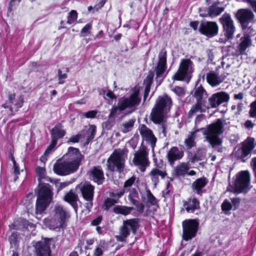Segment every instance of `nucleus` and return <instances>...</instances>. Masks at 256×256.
<instances>
[{"label":"nucleus","mask_w":256,"mask_h":256,"mask_svg":"<svg viewBox=\"0 0 256 256\" xmlns=\"http://www.w3.org/2000/svg\"><path fill=\"white\" fill-rule=\"evenodd\" d=\"M250 174L248 170H242L236 176L230 191L234 194H246L251 188Z\"/></svg>","instance_id":"0eeeda50"},{"label":"nucleus","mask_w":256,"mask_h":256,"mask_svg":"<svg viewBox=\"0 0 256 256\" xmlns=\"http://www.w3.org/2000/svg\"><path fill=\"white\" fill-rule=\"evenodd\" d=\"M138 198V193L136 188H132L128 196V200Z\"/></svg>","instance_id":"4d7b16f0"},{"label":"nucleus","mask_w":256,"mask_h":256,"mask_svg":"<svg viewBox=\"0 0 256 256\" xmlns=\"http://www.w3.org/2000/svg\"><path fill=\"white\" fill-rule=\"evenodd\" d=\"M125 192L126 190L124 188L120 190L119 192H110L109 198H116L118 199V200H120V198H121L124 196Z\"/></svg>","instance_id":"c03bdc74"},{"label":"nucleus","mask_w":256,"mask_h":256,"mask_svg":"<svg viewBox=\"0 0 256 256\" xmlns=\"http://www.w3.org/2000/svg\"><path fill=\"white\" fill-rule=\"evenodd\" d=\"M254 147V138L248 137L242 144L241 146L242 154L240 158L243 159L248 156Z\"/></svg>","instance_id":"b1692460"},{"label":"nucleus","mask_w":256,"mask_h":256,"mask_svg":"<svg viewBox=\"0 0 256 256\" xmlns=\"http://www.w3.org/2000/svg\"><path fill=\"white\" fill-rule=\"evenodd\" d=\"M232 203L234 206V209L238 208L240 202V198L238 197L234 198L231 199Z\"/></svg>","instance_id":"0e129e2a"},{"label":"nucleus","mask_w":256,"mask_h":256,"mask_svg":"<svg viewBox=\"0 0 256 256\" xmlns=\"http://www.w3.org/2000/svg\"><path fill=\"white\" fill-rule=\"evenodd\" d=\"M98 113L97 110H91L84 113L83 116L87 118H96Z\"/></svg>","instance_id":"864d4df0"},{"label":"nucleus","mask_w":256,"mask_h":256,"mask_svg":"<svg viewBox=\"0 0 256 256\" xmlns=\"http://www.w3.org/2000/svg\"><path fill=\"white\" fill-rule=\"evenodd\" d=\"M85 136L82 135V134H78L76 135H74L72 136L68 140V143L72 142V143H78L80 142V138H84Z\"/></svg>","instance_id":"603ef678"},{"label":"nucleus","mask_w":256,"mask_h":256,"mask_svg":"<svg viewBox=\"0 0 256 256\" xmlns=\"http://www.w3.org/2000/svg\"><path fill=\"white\" fill-rule=\"evenodd\" d=\"M19 234L17 232H14L8 238V240L12 245L16 246L18 242Z\"/></svg>","instance_id":"a18cd8bd"},{"label":"nucleus","mask_w":256,"mask_h":256,"mask_svg":"<svg viewBox=\"0 0 256 256\" xmlns=\"http://www.w3.org/2000/svg\"><path fill=\"white\" fill-rule=\"evenodd\" d=\"M146 194L148 202L152 206L155 205L157 203L156 199L150 190H146Z\"/></svg>","instance_id":"09e8293b"},{"label":"nucleus","mask_w":256,"mask_h":256,"mask_svg":"<svg viewBox=\"0 0 256 256\" xmlns=\"http://www.w3.org/2000/svg\"><path fill=\"white\" fill-rule=\"evenodd\" d=\"M13 174L14 176V181L15 182L18 178V176L20 175V172L19 164L16 162H14L13 164Z\"/></svg>","instance_id":"3c124183"},{"label":"nucleus","mask_w":256,"mask_h":256,"mask_svg":"<svg viewBox=\"0 0 256 256\" xmlns=\"http://www.w3.org/2000/svg\"><path fill=\"white\" fill-rule=\"evenodd\" d=\"M172 106V100L166 94L159 96L155 102L150 114L151 120L155 124H160Z\"/></svg>","instance_id":"7ed1b4c3"},{"label":"nucleus","mask_w":256,"mask_h":256,"mask_svg":"<svg viewBox=\"0 0 256 256\" xmlns=\"http://www.w3.org/2000/svg\"><path fill=\"white\" fill-rule=\"evenodd\" d=\"M92 24L90 23L87 24L85 25L80 31V34L82 36H84V34L90 33L89 30L92 28Z\"/></svg>","instance_id":"052dcab7"},{"label":"nucleus","mask_w":256,"mask_h":256,"mask_svg":"<svg viewBox=\"0 0 256 256\" xmlns=\"http://www.w3.org/2000/svg\"><path fill=\"white\" fill-rule=\"evenodd\" d=\"M193 62L190 59H182L178 68L172 78L176 80H184L193 72Z\"/></svg>","instance_id":"9d476101"},{"label":"nucleus","mask_w":256,"mask_h":256,"mask_svg":"<svg viewBox=\"0 0 256 256\" xmlns=\"http://www.w3.org/2000/svg\"><path fill=\"white\" fill-rule=\"evenodd\" d=\"M62 125L58 123L56 125L50 130L52 140L58 142V140L62 138L66 134V131L62 128Z\"/></svg>","instance_id":"a878e982"},{"label":"nucleus","mask_w":256,"mask_h":256,"mask_svg":"<svg viewBox=\"0 0 256 256\" xmlns=\"http://www.w3.org/2000/svg\"><path fill=\"white\" fill-rule=\"evenodd\" d=\"M200 80H198L195 85L194 88L191 92V94L194 98L196 102H200L206 104V99L208 97V93L202 84L198 85V83Z\"/></svg>","instance_id":"412c9836"},{"label":"nucleus","mask_w":256,"mask_h":256,"mask_svg":"<svg viewBox=\"0 0 256 256\" xmlns=\"http://www.w3.org/2000/svg\"><path fill=\"white\" fill-rule=\"evenodd\" d=\"M189 168L188 164L185 162H181L180 164L177 165L174 169V176L179 178L180 176L184 177L188 172Z\"/></svg>","instance_id":"c9c22d12"},{"label":"nucleus","mask_w":256,"mask_h":256,"mask_svg":"<svg viewBox=\"0 0 256 256\" xmlns=\"http://www.w3.org/2000/svg\"><path fill=\"white\" fill-rule=\"evenodd\" d=\"M58 84H63L64 82L62 80L66 79L68 77L66 74H62V72L60 69L58 70Z\"/></svg>","instance_id":"bf43d9fd"},{"label":"nucleus","mask_w":256,"mask_h":256,"mask_svg":"<svg viewBox=\"0 0 256 256\" xmlns=\"http://www.w3.org/2000/svg\"><path fill=\"white\" fill-rule=\"evenodd\" d=\"M103 219L102 216H99L91 221V225L92 226H98L102 222Z\"/></svg>","instance_id":"680f3d73"},{"label":"nucleus","mask_w":256,"mask_h":256,"mask_svg":"<svg viewBox=\"0 0 256 256\" xmlns=\"http://www.w3.org/2000/svg\"><path fill=\"white\" fill-rule=\"evenodd\" d=\"M127 152L126 149H115L107 160L108 169L112 172L116 168L119 173L124 172Z\"/></svg>","instance_id":"423d86ee"},{"label":"nucleus","mask_w":256,"mask_h":256,"mask_svg":"<svg viewBox=\"0 0 256 256\" xmlns=\"http://www.w3.org/2000/svg\"><path fill=\"white\" fill-rule=\"evenodd\" d=\"M208 183V180L206 178L203 176L197 178L192 184V188L195 192L199 195L202 194V190Z\"/></svg>","instance_id":"bb28decb"},{"label":"nucleus","mask_w":256,"mask_h":256,"mask_svg":"<svg viewBox=\"0 0 256 256\" xmlns=\"http://www.w3.org/2000/svg\"><path fill=\"white\" fill-rule=\"evenodd\" d=\"M154 78V72L150 70L148 72V74L144 80V83L146 84L145 87L150 88L153 82Z\"/></svg>","instance_id":"79ce46f5"},{"label":"nucleus","mask_w":256,"mask_h":256,"mask_svg":"<svg viewBox=\"0 0 256 256\" xmlns=\"http://www.w3.org/2000/svg\"><path fill=\"white\" fill-rule=\"evenodd\" d=\"M94 190V186L90 182L84 183L80 188L82 198L86 201H93Z\"/></svg>","instance_id":"393cba45"},{"label":"nucleus","mask_w":256,"mask_h":256,"mask_svg":"<svg viewBox=\"0 0 256 256\" xmlns=\"http://www.w3.org/2000/svg\"><path fill=\"white\" fill-rule=\"evenodd\" d=\"M119 202L120 200H118V199L108 198L104 200L102 206V208L104 210L108 211L111 207Z\"/></svg>","instance_id":"ea45409f"},{"label":"nucleus","mask_w":256,"mask_h":256,"mask_svg":"<svg viewBox=\"0 0 256 256\" xmlns=\"http://www.w3.org/2000/svg\"><path fill=\"white\" fill-rule=\"evenodd\" d=\"M89 176L91 180L98 185L102 184L105 180L104 172L100 166H93L90 171Z\"/></svg>","instance_id":"4be33fe9"},{"label":"nucleus","mask_w":256,"mask_h":256,"mask_svg":"<svg viewBox=\"0 0 256 256\" xmlns=\"http://www.w3.org/2000/svg\"><path fill=\"white\" fill-rule=\"evenodd\" d=\"M120 236H116V238L118 241L124 242L126 238L130 235L121 228H120Z\"/></svg>","instance_id":"8fccbe9b"},{"label":"nucleus","mask_w":256,"mask_h":256,"mask_svg":"<svg viewBox=\"0 0 256 256\" xmlns=\"http://www.w3.org/2000/svg\"><path fill=\"white\" fill-rule=\"evenodd\" d=\"M199 22L198 20L192 21L190 23V26L193 28L194 30H196L198 28Z\"/></svg>","instance_id":"338daca9"},{"label":"nucleus","mask_w":256,"mask_h":256,"mask_svg":"<svg viewBox=\"0 0 256 256\" xmlns=\"http://www.w3.org/2000/svg\"><path fill=\"white\" fill-rule=\"evenodd\" d=\"M206 102L207 108H218L222 104L228 102L230 100V96L226 92L222 91L212 94L208 98Z\"/></svg>","instance_id":"2eb2a0df"},{"label":"nucleus","mask_w":256,"mask_h":256,"mask_svg":"<svg viewBox=\"0 0 256 256\" xmlns=\"http://www.w3.org/2000/svg\"><path fill=\"white\" fill-rule=\"evenodd\" d=\"M208 110L206 104L196 102V103L192 106L188 112V118H192L198 112L200 113L205 112Z\"/></svg>","instance_id":"7c9ffc66"},{"label":"nucleus","mask_w":256,"mask_h":256,"mask_svg":"<svg viewBox=\"0 0 256 256\" xmlns=\"http://www.w3.org/2000/svg\"><path fill=\"white\" fill-rule=\"evenodd\" d=\"M96 132V127L94 124H90L89 126V128L85 130H83L81 131V134L82 135L86 136L87 135V138H86V142H84V145H88L89 143L94 140L95 137Z\"/></svg>","instance_id":"473e14b6"},{"label":"nucleus","mask_w":256,"mask_h":256,"mask_svg":"<svg viewBox=\"0 0 256 256\" xmlns=\"http://www.w3.org/2000/svg\"><path fill=\"white\" fill-rule=\"evenodd\" d=\"M250 110H249V116L252 118H256V100L250 104Z\"/></svg>","instance_id":"49530a36"},{"label":"nucleus","mask_w":256,"mask_h":256,"mask_svg":"<svg viewBox=\"0 0 256 256\" xmlns=\"http://www.w3.org/2000/svg\"><path fill=\"white\" fill-rule=\"evenodd\" d=\"M140 227V219L138 218H132L124 220L122 226L120 228L129 235L130 234V231L134 235H135Z\"/></svg>","instance_id":"aec40b11"},{"label":"nucleus","mask_w":256,"mask_h":256,"mask_svg":"<svg viewBox=\"0 0 256 256\" xmlns=\"http://www.w3.org/2000/svg\"><path fill=\"white\" fill-rule=\"evenodd\" d=\"M54 216L59 222L60 228H64L66 226L67 222L70 218V214L61 205H56L54 210Z\"/></svg>","instance_id":"6ab92c4d"},{"label":"nucleus","mask_w":256,"mask_h":256,"mask_svg":"<svg viewBox=\"0 0 256 256\" xmlns=\"http://www.w3.org/2000/svg\"><path fill=\"white\" fill-rule=\"evenodd\" d=\"M78 17V13L76 10H72L68 14L67 16L66 24H75L77 20Z\"/></svg>","instance_id":"a19ab883"},{"label":"nucleus","mask_w":256,"mask_h":256,"mask_svg":"<svg viewBox=\"0 0 256 256\" xmlns=\"http://www.w3.org/2000/svg\"><path fill=\"white\" fill-rule=\"evenodd\" d=\"M219 22L222 26V30L224 36L227 40H232L236 30L234 22L230 14L224 13L219 18Z\"/></svg>","instance_id":"4468645a"},{"label":"nucleus","mask_w":256,"mask_h":256,"mask_svg":"<svg viewBox=\"0 0 256 256\" xmlns=\"http://www.w3.org/2000/svg\"><path fill=\"white\" fill-rule=\"evenodd\" d=\"M57 142H58L52 140L51 142H50V146H48V147L45 150L44 154L46 156V155H48V154H50V153L51 151L56 146Z\"/></svg>","instance_id":"6e6d98bb"},{"label":"nucleus","mask_w":256,"mask_h":256,"mask_svg":"<svg viewBox=\"0 0 256 256\" xmlns=\"http://www.w3.org/2000/svg\"><path fill=\"white\" fill-rule=\"evenodd\" d=\"M167 52L165 49H162L159 53L158 62L155 67L154 72H156V80H160V84L166 76L165 72L167 68L166 64Z\"/></svg>","instance_id":"f8f14e48"},{"label":"nucleus","mask_w":256,"mask_h":256,"mask_svg":"<svg viewBox=\"0 0 256 256\" xmlns=\"http://www.w3.org/2000/svg\"><path fill=\"white\" fill-rule=\"evenodd\" d=\"M234 16L242 30L248 28L250 23L254 22L255 18L254 12L249 8L238 9Z\"/></svg>","instance_id":"1a4fd4ad"},{"label":"nucleus","mask_w":256,"mask_h":256,"mask_svg":"<svg viewBox=\"0 0 256 256\" xmlns=\"http://www.w3.org/2000/svg\"><path fill=\"white\" fill-rule=\"evenodd\" d=\"M232 205L227 200H225L221 206L222 210L224 212L230 210L232 209Z\"/></svg>","instance_id":"de8ad7c7"},{"label":"nucleus","mask_w":256,"mask_h":256,"mask_svg":"<svg viewBox=\"0 0 256 256\" xmlns=\"http://www.w3.org/2000/svg\"><path fill=\"white\" fill-rule=\"evenodd\" d=\"M206 82L212 87L216 86L222 83L218 74L213 70H210L206 74Z\"/></svg>","instance_id":"c756f323"},{"label":"nucleus","mask_w":256,"mask_h":256,"mask_svg":"<svg viewBox=\"0 0 256 256\" xmlns=\"http://www.w3.org/2000/svg\"><path fill=\"white\" fill-rule=\"evenodd\" d=\"M135 121L134 119H130L128 122L123 123L121 126V132L124 134L130 132L134 128Z\"/></svg>","instance_id":"58836bf2"},{"label":"nucleus","mask_w":256,"mask_h":256,"mask_svg":"<svg viewBox=\"0 0 256 256\" xmlns=\"http://www.w3.org/2000/svg\"><path fill=\"white\" fill-rule=\"evenodd\" d=\"M183 206L188 212H194L200 208V202L196 198H190L183 202Z\"/></svg>","instance_id":"cd10ccee"},{"label":"nucleus","mask_w":256,"mask_h":256,"mask_svg":"<svg viewBox=\"0 0 256 256\" xmlns=\"http://www.w3.org/2000/svg\"><path fill=\"white\" fill-rule=\"evenodd\" d=\"M240 41L238 48L239 54L242 55L251 44L250 36L248 34H245L240 38Z\"/></svg>","instance_id":"2f4dec72"},{"label":"nucleus","mask_w":256,"mask_h":256,"mask_svg":"<svg viewBox=\"0 0 256 256\" xmlns=\"http://www.w3.org/2000/svg\"><path fill=\"white\" fill-rule=\"evenodd\" d=\"M107 2V0H101L100 2L96 4L94 6V9L96 11H98L102 8L106 2Z\"/></svg>","instance_id":"e2e57ef3"},{"label":"nucleus","mask_w":256,"mask_h":256,"mask_svg":"<svg viewBox=\"0 0 256 256\" xmlns=\"http://www.w3.org/2000/svg\"><path fill=\"white\" fill-rule=\"evenodd\" d=\"M172 91L178 96H182L185 94V92L184 88L176 86L173 89Z\"/></svg>","instance_id":"5fc2aeb1"},{"label":"nucleus","mask_w":256,"mask_h":256,"mask_svg":"<svg viewBox=\"0 0 256 256\" xmlns=\"http://www.w3.org/2000/svg\"><path fill=\"white\" fill-rule=\"evenodd\" d=\"M18 225L22 226V229L28 230L29 228H32L34 226V224L33 223L30 222L28 220L24 218L21 219L18 222Z\"/></svg>","instance_id":"37998d69"},{"label":"nucleus","mask_w":256,"mask_h":256,"mask_svg":"<svg viewBox=\"0 0 256 256\" xmlns=\"http://www.w3.org/2000/svg\"><path fill=\"white\" fill-rule=\"evenodd\" d=\"M154 166L156 168H152L149 173L152 182L155 187L160 182L158 176L163 179L168 174L166 170H162L164 167L163 161L160 160L159 162L156 158H154Z\"/></svg>","instance_id":"dca6fc26"},{"label":"nucleus","mask_w":256,"mask_h":256,"mask_svg":"<svg viewBox=\"0 0 256 256\" xmlns=\"http://www.w3.org/2000/svg\"><path fill=\"white\" fill-rule=\"evenodd\" d=\"M136 178L134 176H132L124 182V188H126L130 187L134 182Z\"/></svg>","instance_id":"13d9d810"},{"label":"nucleus","mask_w":256,"mask_h":256,"mask_svg":"<svg viewBox=\"0 0 256 256\" xmlns=\"http://www.w3.org/2000/svg\"><path fill=\"white\" fill-rule=\"evenodd\" d=\"M199 223L196 219L185 220L182 222V239L188 242L194 238L198 232Z\"/></svg>","instance_id":"6e6552de"},{"label":"nucleus","mask_w":256,"mask_h":256,"mask_svg":"<svg viewBox=\"0 0 256 256\" xmlns=\"http://www.w3.org/2000/svg\"><path fill=\"white\" fill-rule=\"evenodd\" d=\"M134 208L126 206L116 205L112 209V212L116 214H122L124 216L130 214Z\"/></svg>","instance_id":"f704fd0d"},{"label":"nucleus","mask_w":256,"mask_h":256,"mask_svg":"<svg viewBox=\"0 0 256 256\" xmlns=\"http://www.w3.org/2000/svg\"><path fill=\"white\" fill-rule=\"evenodd\" d=\"M224 10V8L223 7H219L212 4L208 8L206 14H203L202 16H203V18H214L220 15Z\"/></svg>","instance_id":"72a5a7b5"},{"label":"nucleus","mask_w":256,"mask_h":256,"mask_svg":"<svg viewBox=\"0 0 256 256\" xmlns=\"http://www.w3.org/2000/svg\"><path fill=\"white\" fill-rule=\"evenodd\" d=\"M199 131L198 130H196L194 132H192L188 136V138L184 140V143L188 150H190L192 148L196 146V143L194 141L196 133Z\"/></svg>","instance_id":"e433bc0d"},{"label":"nucleus","mask_w":256,"mask_h":256,"mask_svg":"<svg viewBox=\"0 0 256 256\" xmlns=\"http://www.w3.org/2000/svg\"><path fill=\"white\" fill-rule=\"evenodd\" d=\"M138 130L142 139L150 143L152 151L156 146L157 138L152 130L144 124H140Z\"/></svg>","instance_id":"a211bd4d"},{"label":"nucleus","mask_w":256,"mask_h":256,"mask_svg":"<svg viewBox=\"0 0 256 256\" xmlns=\"http://www.w3.org/2000/svg\"><path fill=\"white\" fill-rule=\"evenodd\" d=\"M44 224L50 230L60 229L59 222L54 218H45L44 220Z\"/></svg>","instance_id":"4c0bfd02"},{"label":"nucleus","mask_w":256,"mask_h":256,"mask_svg":"<svg viewBox=\"0 0 256 256\" xmlns=\"http://www.w3.org/2000/svg\"><path fill=\"white\" fill-rule=\"evenodd\" d=\"M64 156H68L67 160L58 159L54 165V172L60 176H65L76 172L84 157L78 148L72 146L68 148Z\"/></svg>","instance_id":"f257e3e1"},{"label":"nucleus","mask_w":256,"mask_h":256,"mask_svg":"<svg viewBox=\"0 0 256 256\" xmlns=\"http://www.w3.org/2000/svg\"><path fill=\"white\" fill-rule=\"evenodd\" d=\"M103 250L100 247H97L94 252V256H102L103 255Z\"/></svg>","instance_id":"774afa93"},{"label":"nucleus","mask_w":256,"mask_h":256,"mask_svg":"<svg viewBox=\"0 0 256 256\" xmlns=\"http://www.w3.org/2000/svg\"><path fill=\"white\" fill-rule=\"evenodd\" d=\"M64 200L68 203L73 208L76 212L77 213L78 209L77 202L78 200V194L72 191H70L64 196Z\"/></svg>","instance_id":"c85d7f7f"},{"label":"nucleus","mask_w":256,"mask_h":256,"mask_svg":"<svg viewBox=\"0 0 256 256\" xmlns=\"http://www.w3.org/2000/svg\"><path fill=\"white\" fill-rule=\"evenodd\" d=\"M36 193V214H42L44 213L52 201L54 196L52 186L50 184L40 181Z\"/></svg>","instance_id":"f03ea898"},{"label":"nucleus","mask_w":256,"mask_h":256,"mask_svg":"<svg viewBox=\"0 0 256 256\" xmlns=\"http://www.w3.org/2000/svg\"><path fill=\"white\" fill-rule=\"evenodd\" d=\"M198 31L202 35L210 38L218 36L219 26L216 22L204 20L200 22Z\"/></svg>","instance_id":"ddd939ff"},{"label":"nucleus","mask_w":256,"mask_h":256,"mask_svg":"<svg viewBox=\"0 0 256 256\" xmlns=\"http://www.w3.org/2000/svg\"><path fill=\"white\" fill-rule=\"evenodd\" d=\"M246 2L250 4L254 12L256 13V0H247Z\"/></svg>","instance_id":"69168bd1"},{"label":"nucleus","mask_w":256,"mask_h":256,"mask_svg":"<svg viewBox=\"0 0 256 256\" xmlns=\"http://www.w3.org/2000/svg\"><path fill=\"white\" fill-rule=\"evenodd\" d=\"M140 94V88L134 86L132 89V93L128 98L123 96L120 98L118 105L113 106L110 109V113L108 116V119H110L116 115H119L120 112L124 110L127 108H130L139 105L141 102Z\"/></svg>","instance_id":"20e7f679"},{"label":"nucleus","mask_w":256,"mask_h":256,"mask_svg":"<svg viewBox=\"0 0 256 256\" xmlns=\"http://www.w3.org/2000/svg\"><path fill=\"white\" fill-rule=\"evenodd\" d=\"M51 238H46L34 245L35 256H52L50 242Z\"/></svg>","instance_id":"f3484780"},{"label":"nucleus","mask_w":256,"mask_h":256,"mask_svg":"<svg viewBox=\"0 0 256 256\" xmlns=\"http://www.w3.org/2000/svg\"><path fill=\"white\" fill-rule=\"evenodd\" d=\"M148 152L146 146L141 145L139 150L134 154L133 162L136 166H138L141 172L146 171V168L149 166Z\"/></svg>","instance_id":"9b49d317"},{"label":"nucleus","mask_w":256,"mask_h":256,"mask_svg":"<svg viewBox=\"0 0 256 256\" xmlns=\"http://www.w3.org/2000/svg\"><path fill=\"white\" fill-rule=\"evenodd\" d=\"M184 156V150H180L177 146H172L168 152L166 158L170 165L176 160L182 159Z\"/></svg>","instance_id":"5701e85b"},{"label":"nucleus","mask_w":256,"mask_h":256,"mask_svg":"<svg viewBox=\"0 0 256 256\" xmlns=\"http://www.w3.org/2000/svg\"><path fill=\"white\" fill-rule=\"evenodd\" d=\"M203 134L212 147L220 146L222 144V140L220 138V136L224 132L223 122L220 118H218L216 120L208 125L206 128H202Z\"/></svg>","instance_id":"39448f33"}]
</instances>
